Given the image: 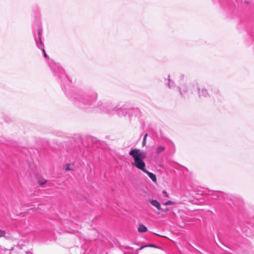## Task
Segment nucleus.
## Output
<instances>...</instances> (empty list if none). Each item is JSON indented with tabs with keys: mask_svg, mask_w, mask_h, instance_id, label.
<instances>
[{
	"mask_svg": "<svg viewBox=\"0 0 254 254\" xmlns=\"http://www.w3.org/2000/svg\"><path fill=\"white\" fill-rule=\"evenodd\" d=\"M129 154L133 160L131 163L132 165L143 172L145 169L146 166L143 160L146 158L145 152L135 148L131 150Z\"/></svg>",
	"mask_w": 254,
	"mask_h": 254,
	"instance_id": "obj_1",
	"label": "nucleus"
},
{
	"mask_svg": "<svg viewBox=\"0 0 254 254\" xmlns=\"http://www.w3.org/2000/svg\"><path fill=\"white\" fill-rule=\"evenodd\" d=\"M194 88L198 90V95L200 99H204L209 96L207 90L204 88H199L197 83H194L190 85H182L180 87V93L182 95H185L190 93H191Z\"/></svg>",
	"mask_w": 254,
	"mask_h": 254,
	"instance_id": "obj_2",
	"label": "nucleus"
},
{
	"mask_svg": "<svg viewBox=\"0 0 254 254\" xmlns=\"http://www.w3.org/2000/svg\"><path fill=\"white\" fill-rule=\"evenodd\" d=\"M149 201L150 203L153 206H154L155 207H156L157 208V210H161V205H160V203L157 200H156L155 199H149Z\"/></svg>",
	"mask_w": 254,
	"mask_h": 254,
	"instance_id": "obj_3",
	"label": "nucleus"
},
{
	"mask_svg": "<svg viewBox=\"0 0 254 254\" xmlns=\"http://www.w3.org/2000/svg\"><path fill=\"white\" fill-rule=\"evenodd\" d=\"M144 173H146L151 179V180L154 183H156L157 182V178L155 174L148 172L147 170L145 169L143 171Z\"/></svg>",
	"mask_w": 254,
	"mask_h": 254,
	"instance_id": "obj_4",
	"label": "nucleus"
},
{
	"mask_svg": "<svg viewBox=\"0 0 254 254\" xmlns=\"http://www.w3.org/2000/svg\"><path fill=\"white\" fill-rule=\"evenodd\" d=\"M137 230L140 233H144L147 231V228L142 224L139 223Z\"/></svg>",
	"mask_w": 254,
	"mask_h": 254,
	"instance_id": "obj_5",
	"label": "nucleus"
},
{
	"mask_svg": "<svg viewBox=\"0 0 254 254\" xmlns=\"http://www.w3.org/2000/svg\"><path fill=\"white\" fill-rule=\"evenodd\" d=\"M165 150V147L162 145H158L155 149V153L158 154L163 152Z\"/></svg>",
	"mask_w": 254,
	"mask_h": 254,
	"instance_id": "obj_6",
	"label": "nucleus"
},
{
	"mask_svg": "<svg viewBox=\"0 0 254 254\" xmlns=\"http://www.w3.org/2000/svg\"><path fill=\"white\" fill-rule=\"evenodd\" d=\"M168 86L169 88H172L173 87H174V83L173 81H172L170 78V75H168Z\"/></svg>",
	"mask_w": 254,
	"mask_h": 254,
	"instance_id": "obj_7",
	"label": "nucleus"
},
{
	"mask_svg": "<svg viewBox=\"0 0 254 254\" xmlns=\"http://www.w3.org/2000/svg\"><path fill=\"white\" fill-rule=\"evenodd\" d=\"M175 204V202L171 200H168L164 203H163V205H174Z\"/></svg>",
	"mask_w": 254,
	"mask_h": 254,
	"instance_id": "obj_8",
	"label": "nucleus"
},
{
	"mask_svg": "<svg viewBox=\"0 0 254 254\" xmlns=\"http://www.w3.org/2000/svg\"><path fill=\"white\" fill-rule=\"evenodd\" d=\"M147 136V134L146 133L144 136L143 139L142 141V146H145L146 144Z\"/></svg>",
	"mask_w": 254,
	"mask_h": 254,
	"instance_id": "obj_9",
	"label": "nucleus"
},
{
	"mask_svg": "<svg viewBox=\"0 0 254 254\" xmlns=\"http://www.w3.org/2000/svg\"><path fill=\"white\" fill-rule=\"evenodd\" d=\"M6 232L5 231L0 229V237H5Z\"/></svg>",
	"mask_w": 254,
	"mask_h": 254,
	"instance_id": "obj_10",
	"label": "nucleus"
},
{
	"mask_svg": "<svg viewBox=\"0 0 254 254\" xmlns=\"http://www.w3.org/2000/svg\"><path fill=\"white\" fill-rule=\"evenodd\" d=\"M155 247V246L154 245H148V246H143L141 247L140 248L139 250H142L143 248H144L145 247Z\"/></svg>",
	"mask_w": 254,
	"mask_h": 254,
	"instance_id": "obj_11",
	"label": "nucleus"
},
{
	"mask_svg": "<svg viewBox=\"0 0 254 254\" xmlns=\"http://www.w3.org/2000/svg\"><path fill=\"white\" fill-rule=\"evenodd\" d=\"M70 164H66L65 166V169L67 171L71 170V169L70 168Z\"/></svg>",
	"mask_w": 254,
	"mask_h": 254,
	"instance_id": "obj_12",
	"label": "nucleus"
},
{
	"mask_svg": "<svg viewBox=\"0 0 254 254\" xmlns=\"http://www.w3.org/2000/svg\"><path fill=\"white\" fill-rule=\"evenodd\" d=\"M162 193L164 196L167 197H169V195L166 191H165V190L163 191Z\"/></svg>",
	"mask_w": 254,
	"mask_h": 254,
	"instance_id": "obj_13",
	"label": "nucleus"
},
{
	"mask_svg": "<svg viewBox=\"0 0 254 254\" xmlns=\"http://www.w3.org/2000/svg\"><path fill=\"white\" fill-rule=\"evenodd\" d=\"M39 39H40V44H42V42H41V37H40V34H41V32H40V31L39 30Z\"/></svg>",
	"mask_w": 254,
	"mask_h": 254,
	"instance_id": "obj_14",
	"label": "nucleus"
},
{
	"mask_svg": "<svg viewBox=\"0 0 254 254\" xmlns=\"http://www.w3.org/2000/svg\"><path fill=\"white\" fill-rule=\"evenodd\" d=\"M243 2L248 4L249 3V1L248 0H242Z\"/></svg>",
	"mask_w": 254,
	"mask_h": 254,
	"instance_id": "obj_15",
	"label": "nucleus"
},
{
	"mask_svg": "<svg viewBox=\"0 0 254 254\" xmlns=\"http://www.w3.org/2000/svg\"><path fill=\"white\" fill-rule=\"evenodd\" d=\"M42 51H43V52L44 53V55L45 57L46 58L47 57V54H46L45 50L44 49H42Z\"/></svg>",
	"mask_w": 254,
	"mask_h": 254,
	"instance_id": "obj_16",
	"label": "nucleus"
},
{
	"mask_svg": "<svg viewBox=\"0 0 254 254\" xmlns=\"http://www.w3.org/2000/svg\"><path fill=\"white\" fill-rule=\"evenodd\" d=\"M161 210H162L163 211H164V212H166V211H167L169 210V209H168V208H165V209H161Z\"/></svg>",
	"mask_w": 254,
	"mask_h": 254,
	"instance_id": "obj_17",
	"label": "nucleus"
}]
</instances>
